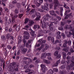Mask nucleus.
Segmentation results:
<instances>
[{
  "label": "nucleus",
  "instance_id": "nucleus-3",
  "mask_svg": "<svg viewBox=\"0 0 74 74\" xmlns=\"http://www.w3.org/2000/svg\"><path fill=\"white\" fill-rule=\"evenodd\" d=\"M29 30L31 31L30 34L31 36H32L33 37H36V34H35V32L32 30V29H30Z\"/></svg>",
  "mask_w": 74,
  "mask_h": 74
},
{
  "label": "nucleus",
  "instance_id": "nucleus-57",
  "mask_svg": "<svg viewBox=\"0 0 74 74\" xmlns=\"http://www.w3.org/2000/svg\"><path fill=\"white\" fill-rule=\"evenodd\" d=\"M12 23H14L15 22V18L13 17H12Z\"/></svg>",
  "mask_w": 74,
  "mask_h": 74
},
{
  "label": "nucleus",
  "instance_id": "nucleus-11",
  "mask_svg": "<svg viewBox=\"0 0 74 74\" xmlns=\"http://www.w3.org/2000/svg\"><path fill=\"white\" fill-rule=\"evenodd\" d=\"M33 27L34 29H40V25H34Z\"/></svg>",
  "mask_w": 74,
  "mask_h": 74
},
{
  "label": "nucleus",
  "instance_id": "nucleus-42",
  "mask_svg": "<svg viewBox=\"0 0 74 74\" xmlns=\"http://www.w3.org/2000/svg\"><path fill=\"white\" fill-rule=\"evenodd\" d=\"M68 44L69 46H71V41L70 40L68 41Z\"/></svg>",
  "mask_w": 74,
  "mask_h": 74
},
{
  "label": "nucleus",
  "instance_id": "nucleus-13",
  "mask_svg": "<svg viewBox=\"0 0 74 74\" xmlns=\"http://www.w3.org/2000/svg\"><path fill=\"white\" fill-rule=\"evenodd\" d=\"M24 38L25 39L28 40V39H29V38H30V34L24 35Z\"/></svg>",
  "mask_w": 74,
  "mask_h": 74
},
{
  "label": "nucleus",
  "instance_id": "nucleus-26",
  "mask_svg": "<svg viewBox=\"0 0 74 74\" xmlns=\"http://www.w3.org/2000/svg\"><path fill=\"white\" fill-rule=\"evenodd\" d=\"M28 21H29V18H26L25 19L24 23L25 24H26V23H28Z\"/></svg>",
  "mask_w": 74,
  "mask_h": 74
},
{
  "label": "nucleus",
  "instance_id": "nucleus-27",
  "mask_svg": "<svg viewBox=\"0 0 74 74\" xmlns=\"http://www.w3.org/2000/svg\"><path fill=\"white\" fill-rule=\"evenodd\" d=\"M61 36L62 37L63 39H64L66 38V35H65L63 33H62L61 34Z\"/></svg>",
  "mask_w": 74,
  "mask_h": 74
},
{
  "label": "nucleus",
  "instance_id": "nucleus-59",
  "mask_svg": "<svg viewBox=\"0 0 74 74\" xmlns=\"http://www.w3.org/2000/svg\"><path fill=\"white\" fill-rule=\"evenodd\" d=\"M12 3L13 4H16L17 3V1H14L12 2Z\"/></svg>",
  "mask_w": 74,
  "mask_h": 74
},
{
  "label": "nucleus",
  "instance_id": "nucleus-10",
  "mask_svg": "<svg viewBox=\"0 0 74 74\" xmlns=\"http://www.w3.org/2000/svg\"><path fill=\"white\" fill-rule=\"evenodd\" d=\"M43 62L47 64H49L51 63V61L46 60H44Z\"/></svg>",
  "mask_w": 74,
  "mask_h": 74
},
{
  "label": "nucleus",
  "instance_id": "nucleus-31",
  "mask_svg": "<svg viewBox=\"0 0 74 74\" xmlns=\"http://www.w3.org/2000/svg\"><path fill=\"white\" fill-rule=\"evenodd\" d=\"M55 12L53 10H51L49 11V13L51 15H52V14H53V13H55Z\"/></svg>",
  "mask_w": 74,
  "mask_h": 74
},
{
  "label": "nucleus",
  "instance_id": "nucleus-28",
  "mask_svg": "<svg viewBox=\"0 0 74 74\" xmlns=\"http://www.w3.org/2000/svg\"><path fill=\"white\" fill-rule=\"evenodd\" d=\"M34 22L33 21H31V22H29L28 25L29 26H32L33 24H34Z\"/></svg>",
  "mask_w": 74,
  "mask_h": 74
},
{
  "label": "nucleus",
  "instance_id": "nucleus-44",
  "mask_svg": "<svg viewBox=\"0 0 74 74\" xmlns=\"http://www.w3.org/2000/svg\"><path fill=\"white\" fill-rule=\"evenodd\" d=\"M62 47H63V48H67V45L66 44L63 43Z\"/></svg>",
  "mask_w": 74,
  "mask_h": 74
},
{
  "label": "nucleus",
  "instance_id": "nucleus-40",
  "mask_svg": "<svg viewBox=\"0 0 74 74\" xmlns=\"http://www.w3.org/2000/svg\"><path fill=\"white\" fill-rule=\"evenodd\" d=\"M44 56H45V53H42L41 55V57H40L41 59H43Z\"/></svg>",
  "mask_w": 74,
  "mask_h": 74
},
{
  "label": "nucleus",
  "instance_id": "nucleus-43",
  "mask_svg": "<svg viewBox=\"0 0 74 74\" xmlns=\"http://www.w3.org/2000/svg\"><path fill=\"white\" fill-rule=\"evenodd\" d=\"M23 15V14H18V18H21L22 17Z\"/></svg>",
  "mask_w": 74,
  "mask_h": 74
},
{
  "label": "nucleus",
  "instance_id": "nucleus-12",
  "mask_svg": "<svg viewBox=\"0 0 74 74\" xmlns=\"http://www.w3.org/2000/svg\"><path fill=\"white\" fill-rule=\"evenodd\" d=\"M62 55L63 58L64 60H65L66 59V53L65 52H63L62 53Z\"/></svg>",
  "mask_w": 74,
  "mask_h": 74
},
{
  "label": "nucleus",
  "instance_id": "nucleus-30",
  "mask_svg": "<svg viewBox=\"0 0 74 74\" xmlns=\"http://www.w3.org/2000/svg\"><path fill=\"white\" fill-rule=\"evenodd\" d=\"M6 36L7 39H8V38H10L11 36L10 34H8L6 35Z\"/></svg>",
  "mask_w": 74,
  "mask_h": 74
},
{
  "label": "nucleus",
  "instance_id": "nucleus-33",
  "mask_svg": "<svg viewBox=\"0 0 74 74\" xmlns=\"http://www.w3.org/2000/svg\"><path fill=\"white\" fill-rule=\"evenodd\" d=\"M71 27V26H70V25H66L65 28H66V29H70V28Z\"/></svg>",
  "mask_w": 74,
  "mask_h": 74
},
{
  "label": "nucleus",
  "instance_id": "nucleus-2",
  "mask_svg": "<svg viewBox=\"0 0 74 74\" xmlns=\"http://www.w3.org/2000/svg\"><path fill=\"white\" fill-rule=\"evenodd\" d=\"M48 5L47 4H45L44 6L42 5L41 8L44 10H45V11H48Z\"/></svg>",
  "mask_w": 74,
  "mask_h": 74
},
{
  "label": "nucleus",
  "instance_id": "nucleus-54",
  "mask_svg": "<svg viewBox=\"0 0 74 74\" xmlns=\"http://www.w3.org/2000/svg\"><path fill=\"white\" fill-rule=\"evenodd\" d=\"M53 70L55 72H58V69L57 68H53Z\"/></svg>",
  "mask_w": 74,
  "mask_h": 74
},
{
  "label": "nucleus",
  "instance_id": "nucleus-49",
  "mask_svg": "<svg viewBox=\"0 0 74 74\" xmlns=\"http://www.w3.org/2000/svg\"><path fill=\"white\" fill-rule=\"evenodd\" d=\"M36 11L35 9H32L31 11H30V12H32V13H33L34 12Z\"/></svg>",
  "mask_w": 74,
  "mask_h": 74
},
{
  "label": "nucleus",
  "instance_id": "nucleus-62",
  "mask_svg": "<svg viewBox=\"0 0 74 74\" xmlns=\"http://www.w3.org/2000/svg\"><path fill=\"white\" fill-rule=\"evenodd\" d=\"M47 59H48V60H53V59L51 58V57L49 56L47 57Z\"/></svg>",
  "mask_w": 74,
  "mask_h": 74
},
{
  "label": "nucleus",
  "instance_id": "nucleus-17",
  "mask_svg": "<svg viewBox=\"0 0 74 74\" xmlns=\"http://www.w3.org/2000/svg\"><path fill=\"white\" fill-rule=\"evenodd\" d=\"M34 3H35L37 7H40L41 5V4L38 3L36 1H34Z\"/></svg>",
  "mask_w": 74,
  "mask_h": 74
},
{
  "label": "nucleus",
  "instance_id": "nucleus-9",
  "mask_svg": "<svg viewBox=\"0 0 74 74\" xmlns=\"http://www.w3.org/2000/svg\"><path fill=\"white\" fill-rule=\"evenodd\" d=\"M44 34H43V32L42 31H39L38 33V37H40V36H43Z\"/></svg>",
  "mask_w": 74,
  "mask_h": 74
},
{
  "label": "nucleus",
  "instance_id": "nucleus-64",
  "mask_svg": "<svg viewBox=\"0 0 74 74\" xmlns=\"http://www.w3.org/2000/svg\"><path fill=\"white\" fill-rule=\"evenodd\" d=\"M66 67L64 65H62V66L60 67V68L61 69H64Z\"/></svg>",
  "mask_w": 74,
  "mask_h": 74
},
{
  "label": "nucleus",
  "instance_id": "nucleus-53",
  "mask_svg": "<svg viewBox=\"0 0 74 74\" xmlns=\"http://www.w3.org/2000/svg\"><path fill=\"white\" fill-rule=\"evenodd\" d=\"M70 52H71V53H73L74 52V49L73 48L70 49Z\"/></svg>",
  "mask_w": 74,
  "mask_h": 74
},
{
  "label": "nucleus",
  "instance_id": "nucleus-22",
  "mask_svg": "<svg viewBox=\"0 0 74 74\" xmlns=\"http://www.w3.org/2000/svg\"><path fill=\"white\" fill-rule=\"evenodd\" d=\"M71 62L72 63L70 64V66L71 67H73L74 66V62L73 61L71 60Z\"/></svg>",
  "mask_w": 74,
  "mask_h": 74
},
{
  "label": "nucleus",
  "instance_id": "nucleus-4",
  "mask_svg": "<svg viewBox=\"0 0 74 74\" xmlns=\"http://www.w3.org/2000/svg\"><path fill=\"white\" fill-rule=\"evenodd\" d=\"M65 8L67 10L65 11V15H66V14H67V12H70V11H71V10H70V7L66 6Z\"/></svg>",
  "mask_w": 74,
  "mask_h": 74
},
{
  "label": "nucleus",
  "instance_id": "nucleus-14",
  "mask_svg": "<svg viewBox=\"0 0 74 74\" xmlns=\"http://www.w3.org/2000/svg\"><path fill=\"white\" fill-rule=\"evenodd\" d=\"M31 43H32V42H31V40H28V42L26 43V47H27V48L29 47V44H31Z\"/></svg>",
  "mask_w": 74,
  "mask_h": 74
},
{
  "label": "nucleus",
  "instance_id": "nucleus-29",
  "mask_svg": "<svg viewBox=\"0 0 74 74\" xmlns=\"http://www.w3.org/2000/svg\"><path fill=\"white\" fill-rule=\"evenodd\" d=\"M1 38L3 41H5V40H6V38H5V36H2Z\"/></svg>",
  "mask_w": 74,
  "mask_h": 74
},
{
  "label": "nucleus",
  "instance_id": "nucleus-45",
  "mask_svg": "<svg viewBox=\"0 0 74 74\" xmlns=\"http://www.w3.org/2000/svg\"><path fill=\"white\" fill-rule=\"evenodd\" d=\"M11 68H10V69L9 70L10 71V72H12V71L13 72L14 71V68H13L12 67H11Z\"/></svg>",
  "mask_w": 74,
  "mask_h": 74
},
{
  "label": "nucleus",
  "instance_id": "nucleus-35",
  "mask_svg": "<svg viewBox=\"0 0 74 74\" xmlns=\"http://www.w3.org/2000/svg\"><path fill=\"white\" fill-rule=\"evenodd\" d=\"M40 42L42 44H42L44 45L45 44V42H46V40H42V42Z\"/></svg>",
  "mask_w": 74,
  "mask_h": 74
},
{
  "label": "nucleus",
  "instance_id": "nucleus-38",
  "mask_svg": "<svg viewBox=\"0 0 74 74\" xmlns=\"http://www.w3.org/2000/svg\"><path fill=\"white\" fill-rule=\"evenodd\" d=\"M40 17H37L36 18V19H35V21H40Z\"/></svg>",
  "mask_w": 74,
  "mask_h": 74
},
{
  "label": "nucleus",
  "instance_id": "nucleus-41",
  "mask_svg": "<svg viewBox=\"0 0 74 74\" xmlns=\"http://www.w3.org/2000/svg\"><path fill=\"white\" fill-rule=\"evenodd\" d=\"M24 34H25V35H29V32L27 31H25L23 33Z\"/></svg>",
  "mask_w": 74,
  "mask_h": 74
},
{
  "label": "nucleus",
  "instance_id": "nucleus-51",
  "mask_svg": "<svg viewBox=\"0 0 74 74\" xmlns=\"http://www.w3.org/2000/svg\"><path fill=\"white\" fill-rule=\"evenodd\" d=\"M45 16V17H47V18H51V16H49V15L48 14H46L45 15V16Z\"/></svg>",
  "mask_w": 74,
  "mask_h": 74
},
{
  "label": "nucleus",
  "instance_id": "nucleus-47",
  "mask_svg": "<svg viewBox=\"0 0 74 74\" xmlns=\"http://www.w3.org/2000/svg\"><path fill=\"white\" fill-rule=\"evenodd\" d=\"M66 70H70V69H71V67H70V65H68L66 67Z\"/></svg>",
  "mask_w": 74,
  "mask_h": 74
},
{
  "label": "nucleus",
  "instance_id": "nucleus-52",
  "mask_svg": "<svg viewBox=\"0 0 74 74\" xmlns=\"http://www.w3.org/2000/svg\"><path fill=\"white\" fill-rule=\"evenodd\" d=\"M38 11L40 12H44V10L41 9H38Z\"/></svg>",
  "mask_w": 74,
  "mask_h": 74
},
{
  "label": "nucleus",
  "instance_id": "nucleus-63",
  "mask_svg": "<svg viewBox=\"0 0 74 74\" xmlns=\"http://www.w3.org/2000/svg\"><path fill=\"white\" fill-rule=\"evenodd\" d=\"M23 42L24 44V45H25V44L26 43V42H27V41L26 40L25 38H23Z\"/></svg>",
  "mask_w": 74,
  "mask_h": 74
},
{
  "label": "nucleus",
  "instance_id": "nucleus-21",
  "mask_svg": "<svg viewBox=\"0 0 74 74\" xmlns=\"http://www.w3.org/2000/svg\"><path fill=\"white\" fill-rule=\"evenodd\" d=\"M5 46H6V45H5V44H1V48H3L4 49H5V50H6V51H7V50H6V48H4L5 47Z\"/></svg>",
  "mask_w": 74,
  "mask_h": 74
},
{
  "label": "nucleus",
  "instance_id": "nucleus-18",
  "mask_svg": "<svg viewBox=\"0 0 74 74\" xmlns=\"http://www.w3.org/2000/svg\"><path fill=\"white\" fill-rule=\"evenodd\" d=\"M60 60H59L58 61H57L56 63L54 64V65L55 66V67H56V66H58V64H59V63H60Z\"/></svg>",
  "mask_w": 74,
  "mask_h": 74
},
{
  "label": "nucleus",
  "instance_id": "nucleus-25",
  "mask_svg": "<svg viewBox=\"0 0 74 74\" xmlns=\"http://www.w3.org/2000/svg\"><path fill=\"white\" fill-rule=\"evenodd\" d=\"M60 74H66V72L65 70H64L62 71H60Z\"/></svg>",
  "mask_w": 74,
  "mask_h": 74
},
{
  "label": "nucleus",
  "instance_id": "nucleus-48",
  "mask_svg": "<svg viewBox=\"0 0 74 74\" xmlns=\"http://www.w3.org/2000/svg\"><path fill=\"white\" fill-rule=\"evenodd\" d=\"M16 5L17 8H21V4H20V3H18Z\"/></svg>",
  "mask_w": 74,
  "mask_h": 74
},
{
  "label": "nucleus",
  "instance_id": "nucleus-6",
  "mask_svg": "<svg viewBox=\"0 0 74 74\" xmlns=\"http://www.w3.org/2000/svg\"><path fill=\"white\" fill-rule=\"evenodd\" d=\"M69 49H70V47L68 46L66 48L63 49L62 51H65L66 52H67L69 51Z\"/></svg>",
  "mask_w": 74,
  "mask_h": 74
},
{
  "label": "nucleus",
  "instance_id": "nucleus-55",
  "mask_svg": "<svg viewBox=\"0 0 74 74\" xmlns=\"http://www.w3.org/2000/svg\"><path fill=\"white\" fill-rule=\"evenodd\" d=\"M7 47L8 49H11L12 48V47H11V46L10 45H8L7 46Z\"/></svg>",
  "mask_w": 74,
  "mask_h": 74
},
{
  "label": "nucleus",
  "instance_id": "nucleus-16",
  "mask_svg": "<svg viewBox=\"0 0 74 74\" xmlns=\"http://www.w3.org/2000/svg\"><path fill=\"white\" fill-rule=\"evenodd\" d=\"M55 24V22H51L50 23V24L49 25V27H51V26H53V24Z\"/></svg>",
  "mask_w": 74,
  "mask_h": 74
},
{
  "label": "nucleus",
  "instance_id": "nucleus-32",
  "mask_svg": "<svg viewBox=\"0 0 74 74\" xmlns=\"http://www.w3.org/2000/svg\"><path fill=\"white\" fill-rule=\"evenodd\" d=\"M14 12L15 14H18L19 12L18 10H17V9L16 8L14 10Z\"/></svg>",
  "mask_w": 74,
  "mask_h": 74
},
{
  "label": "nucleus",
  "instance_id": "nucleus-24",
  "mask_svg": "<svg viewBox=\"0 0 74 74\" xmlns=\"http://www.w3.org/2000/svg\"><path fill=\"white\" fill-rule=\"evenodd\" d=\"M29 26L28 25H27L25 26L24 28H23V29L27 31V29H28V28H29Z\"/></svg>",
  "mask_w": 74,
  "mask_h": 74
},
{
  "label": "nucleus",
  "instance_id": "nucleus-56",
  "mask_svg": "<svg viewBox=\"0 0 74 74\" xmlns=\"http://www.w3.org/2000/svg\"><path fill=\"white\" fill-rule=\"evenodd\" d=\"M58 30L62 31V30H63V28L62 27H60L58 28Z\"/></svg>",
  "mask_w": 74,
  "mask_h": 74
},
{
  "label": "nucleus",
  "instance_id": "nucleus-8",
  "mask_svg": "<svg viewBox=\"0 0 74 74\" xmlns=\"http://www.w3.org/2000/svg\"><path fill=\"white\" fill-rule=\"evenodd\" d=\"M1 63H3V70H4V68H5V62H4V59L2 58L1 60Z\"/></svg>",
  "mask_w": 74,
  "mask_h": 74
},
{
  "label": "nucleus",
  "instance_id": "nucleus-5",
  "mask_svg": "<svg viewBox=\"0 0 74 74\" xmlns=\"http://www.w3.org/2000/svg\"><path fill=\"white\" fill-rule=\"evenodd\" d=\"M16 64V63L15 62H12V63L10 64L9 66L11 67H12L13 69H15V65Z\"/></svg>",
  "mask_w": 74,
  "mask_h": 74
},
{
  "label": "nucleus",
  "instance_id": "nucleus-7",
  "mask_svg": "<svg viewBox=\"0 0 74 74\" xmlns=\"http://www.w3.org/2000/svg\"><path fill=\"white\" fill-rule=\"evenodd\" d=\"M27 48H23L21 49V51L23 52V54H25L26 53V52H27Z\"/></svg>",
  "mask_w": 74,
  "mask_h": 74
},
{
  "label": "nucleus",
  "instance_id": "nucleus-46",
  "mask_svg": "<svg viewBox=\"0 0 74 74\" xmlns=\"http://www.w3.org/2000/svg\"><path fill=\"white\" fill-rule=\"evenodd\" d=\"M61 35H58L56 36V38L57 39H60L61 38Z\"/></svg>",
  "mask_w": 74,
  "mask_h": 74
},
{
  "label": "nucleus",
  "instance_id": "nucleus-1",
  "mask_svg": "<svg viewBox=\"0 0 74 74\" xmlns=\"http://www.w3.org/2000/svg\"><path fill=\"white\" fill-rule=\"evenodd\" d=\"M54 9L55 10H56V7L58 6V5H60V3L59 2L58 0H54Z\"/></svg>",
  "mask_w": 74,
  "mask_h": 74
},
{
  "label": "nucleus",
  "instance_id": "nucleus-19",
  "mask_svg": "<svg viewBox=\"0 0 74 74\" xmlns=\"http://www.w3.org/2000/svg\"><path fill=\"white\" fill-rule=\"evenodd\" d=\"M21 36H18V44H21Z\"/></svg>",
  "mask_w": 74,
  "mask_h": 74
},
{
  "label": "nucleus",
  "instance_id": "nucleus-23",
  "mask_svg": "<svg viewBox=\"0 0 74 74\" xmlns=\"http://www.w3.org/2000/svg\"><path fill=\"white\" fill-rule=\"evenodd\" d=\"M32 71V70L30 69H27L25 71V73H29V72H30V71Z\"/></svg>",
  "mask_w": 74,
  "mask_h": 74
},
{
  "label": "nucleus",
  "instance_id": "nucleus-15",
  "mask_svg": "<svg viewBox=\"0 0 74 74\" xmlns=\"http://www.w3.org/2000/svg\"><path fill=\"white\" fill-rule=\"evenodd\" d=\"M43 22H45L47 21H49V19H48V18L45 17V16H44L43 17Z\"/></svg>",
  "mask_w": 74,
  "mask_h": 74
},
{
  "label": "nucleus",
  "instance_id": "nucleus-36",
  "mask_svg": "<svg viewBox=\"0 0 74 74\" xmlns=\"http://www.w3.org/2000/svg\"><path fill=\"white\" fill-rule=\"evenodd\" d=\"M53 7V4L52 3L50 4L49 8L50 9H51Z\"/></svg>",
  "mask_w": 74,
  "mask_h": 74
},
{
  "label": "nucleus",
  "instance_id": "nucleus-20",
  "mask_svg": "<svg viewBox=\"0 0 74 74\" xmlns=\"http://www.w3.org/2000/svg\"><path fill=\"white\" fill-rule=\"evenodd\" d=\"M40 26H42V29H45V28H46V27H47V26H46L45 25H44V24H43L42 23H41L40 24Z\"/></svg>",
  "mask_w": 74,
  "mask_h": 74
},
{
  "label": "nucleus",
  "instance_id": "nucleus-50",
  "mask_svg": "<svg viewBox=\"0 0 74 74\" xmlns=\"http://www.w3.org/2000/svg\"><path fill=\"white\" fill-rule=\"evenodd\" d=\"M60 57H61V55H60V54H59V55H58L57 56V59H59V58H60Z\"/></svg>",
  "mask_w": 74,
  "mask_h": 74
},
{
  "label": "nucleus",
  "instance_id": "nucleus-39",
  "mask_svg": "<svg viewBox=\"0 0 74 74\" xmlns=\"http://www.w3.org/2000/svg\"><path fill=\"white\" fill-rule=\"evenodd\" d=\"M16 31L19 32L20 30V27L19 26H17L16 28Z\"/></svg>",
  "mask_w": 74,
  "mask_h": 74
},
{
  "label": "nucleus",
  "instance_id": "nucleus-34",
  "mask_svg": "<svg viewBox=\"0 0 74 74\" xmlns=\"http://www.w3.org/2000/svg\"><path fill=\"white\" fill-rule=\"evenodd\" d=\"M54 73L53 71V70H52L51 69H50L49 71V73L51 74H53V73Z\"/></svg>",
  "mask_w": 74,
  "mask_h": 74
},
{
  "label": "nucleus",
  "instance_id": "nucleus-61",
  "mask_svg": "<svg viewBox=\"0 0 74 74\" xmlns=\"http://www.w3.org/2000/svg\"><path fill=\"white\" fill-rule=\"evenodd\" d=\"M45 48L46 49H48V48H49V46H48V44L45 45Z\"/></svg>",
  "mask_w": 74,
  "mask_h": 74
},
{
  "label": "nucleus",
  "instance_id": "nucleus-37",
  "mask_svg": "<svg viewBox=\"0 0 74 74\" xmlns=\"http://www.w3.org/2000/svg\"><path fill=\"white\" fill-rule=\"evenodd\" d=\"M59 54V52L58 51H56L54 53V55L55 56H58Z\"/></svg>",
  "mask_w": 74,
  "mask_h": 74
},
{
  "label": "nucleus",
  "instance_id": "nucleus-58",
  "mask_svg": "<svg viewBox=\"0 0 74 74\" xmlns=\"http://www.w3.org/2000/svg\"><path fill=\"white\" fill-rule=\"evenodd\" d=\"M60 32V31L57 32H56V34L57 35H60V34H61Z\"/></svg>",
  "mask_w": 74,
  "mask_h": 74
},
{
  "label": "nucleus",
  "instance_id": "nucleus-60",
  "mask_svg": "<svg viewBox=\"0 0 74 74\" xmlns=\"http://www.w3.org/2000/svg\"><path fill=\"white\" fill-rule=\"evenodd\" d=\"M60 25L62 26H62H63L64 25V22H60Z\"/></svg>",
  "mask_w": 74,
  "mask_h": 74
}]
</instances>
